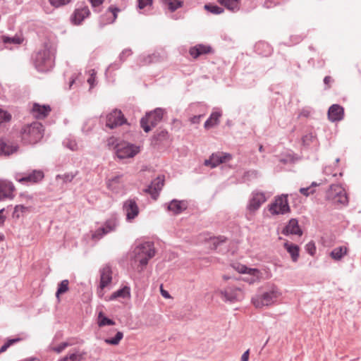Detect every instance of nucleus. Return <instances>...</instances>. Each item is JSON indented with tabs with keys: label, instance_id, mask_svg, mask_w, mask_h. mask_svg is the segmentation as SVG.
<instances>
[{
	"label": "nucleus",
	"instance_id": "nucleus-1",
	"mask_svg": "<svg viewBox=\"0 0 361 361\" xmlns=\"http://www.w3.org/2000/svg\"><path fill=\"white\" fill-rule=\"evenodd\" d=\"M280 295L281 292L279 288L275 286H272L261 293L253 296L252 298V303L256 308L262 309L274 304Z\"/></svg>",
	"mask_w": 361,
	"mask_h": 361
},
{
	"label": "nucleus",
	"instance_id": "nucleus-2",
	"mask_svg": "<svg viewBox=\"0 0 361 361\" xmlns=\"http://www.w3.org/2000/svg\"><path fill=\"white\" fill-rule=\"evenodd\" d=\"M43 126L38 122L25 126L21 130L22 139L30 144H35L43 137Z\"/></svg>",
	"mask_w": 361,
	"mask_h": 361
},
{
	"label": "nucleus",
	"instance_id": "nucleus-3",
	"mask_svg": "<svg viewBox=\"0 0 361 361\" xmlns=\"http://www.w3.org/2000/svg\"><path fill=\"white\" fill-rule=\"evenodd\" d=\"M215 295L219 296L224 302H235L244 298V293L240 288L228 286L224 289H217Z\"/></svg>",
	"mask_w": 361,
	"mask_h": 361
},
{
	"label": "nucleus",
	"instance_id": "nucleus-4",
	"mask_svg": "<svg viewBox=\"0 0 361 361\" xmlns=\"http://www.w3.org/2000/svg\"><path fill=\"white\" fill-rule=\"evenodd\" d=\"M326 198L336 205H345L348 202L346 192L340 185H331L326 192Z\"/></svg>",
	"mask_w": 361,
	"mask_h": 361
},
{
	"label": "nucleus",
	"instance_id": "nucleus-5",
	"mask_svg": "<svg viewBox=\"0 0 361 361\" xmlns=\"http://www.w3.org/2000/svg\"><path fill=\"white\" fill-rule=\"evenodd\" d=\"M163 114V111L160 109H157L154 111L147 114L140 121L141 127L146 133L149 132L152 128L161 121Z\"/></svg>",
	"mask_w": 361,
	"mask_h": 361
},
{
	"label": "nucleus",
	"instance_id": "nucleus-6",
	"mask_svg": "<svg viewBox=\"0 0 361 361\" xmlns=\"http://www.w3.org/2000/svg\"><path fill=\"white\" fill-rule=\"evenodd\" d=\"M116 154L120 159L132 158L140 152V147L135 145L122 142L115 146Z\"/></svg>",
	"mask_w": 361,
	"mask_h": 361
},
{
	"label": "nucleus",
	"instance_id": "nucleus-7",
	"mask_svg": "<svg viewBox=\"0 0 361 361\" xmlns=\"http://www.w3.org/2000/svg\"><path fill=\"white\" fill-rule=\"evenodd\" d=\"M53 54L49 49L38 52L35 56V65L40 71H47L53 66Z\"/></svg>",
	"mask_w": 361,
	"mask_h": 361
},
{
	"label": "nucleus",
	"instance_id": "nucleus-8",
	"mask_svg": "<svg viewBox=\"0 0 361 361\" xmlns=\"http://www.w3.org/2000/svg\"><path fill=\"white\" fill-rule=\"evenodd\" d=\"M232 267L239 273L247 274L248 276L245 277L243 280L249 283H253L259 279V271L257 269L248 268L239 263H233Z\"/></svg>",
	"mask_w": 361,
	"mask_h": 361
},
{
	"label": "nucleus",
	"instance_id": "nucleus-9",
	"mask_svg": "<svg viewBox=\"0 0 361 361\" xmlns=\"http://www.w3.org/2000/svg\"><path fill=\"white\" fill-rule=\"evenodd\" d=\"M232 159L231 154L224 152L212 154L208 159L204 161V165L211 168H215L222 163L229 161Z\"/></svg>",
	"mask_w": 361,
	"mask_h": 361
},
{
	"label": "nucleus",
	"instance_id": "nucleus-10",
	"mask_svg": "<svg viewBox=\"0 0 361 361\" xmlns=\"http://www.w3.org/2000/svg\"><path fill=\"white\" fill-rule=\"evenodd\" d=\"M289 210L290 208L286 196L276 198L274 202L269 206V212L272 214H284L289 212Z\"/></svg>",
	"mask_w": 361,
	"mask_h": 361
},
{
	"label": "nucleus",
	"instance_id": "nucleus-11",
	"mask_svg": "<svg viewBox=\"0 0 361 361\" xmlns=\"http://www.w3.org/2000/svg\"><path fill=\"white\" fill-rule=\"evenodd\" d=\"M126 122L120 110L115 109L106 116V126L110 128H116Z\"/></svg>",
	"mask_w": 361,
	"mask_h": 361
},
{
	"label": "nucleus",
	"instance_id": "nucleus-12",
	"mask_svg": "<svg viewBox=\"0 0 361 361\" xmlns=\"http://www.w3.org/2000/svg\"><path fill=\"white\" fill-rule=\"evenodd\" d=\"M15 178L20 183L29 182L36 183L44 178V173L40 170H34L30 174L24 176L21 173H16Z\"/></svg>",
	"mask_w": 361,
	"mask_h": 361
},
{
	"label": "nucleus",
	"instance_id": "nucleus-13",
	"mask_svg": "<svg viewBox=\"0 0 361 361\" xmlns=\"http://www.w3.org/2000/svg\"><path fill=\"white\" fill-rule=\"evenodd\" d=\"M123 211L128 220L135 219L139 214V208L135 200H128L123 204Z\"/></svg>",
	"mask_w": 361,
	"mask_h": 361
},
{
	"label": "nucleus",
	"instance_id": "nucleus-14",
	"mask_svg": "<svg viewBox=\"0 0 361 361\" xmlns=\"http://www.w3.org/2000/svg\"><path fill=\"white\" fill-rule=\"evenodd\" d=\"M15 191V186L8 180H0V200L6 198H12L13 192Z\"/></svg>",
	"mask_w": 361,
	"mask_h": 361
},
{
	"label": "nucleus",
	"instance_id": "nucleus-15",
	"mask_svg": "<svg viewBox=\"0 0 361 361\" xmlns=\"http://www.w3.org/2000/svg\"><path fill=\"white\" fill-rule=\"evenodd\" d=\"M344 116V109L338 104L331 105L328 111V118L331 122L341 121Z\"/></svg>",
	"mask_w": 361,
	"mask_h": 361
},
{
	"label": "nucleus",
	"instance_id": "nucleus-16",
	"mask_svg": "<svg viewBox=\"0 0 361 361\" xmlns=\"http://www.w3.org/2000/svg\"><path fill=\"white\" fill-rule=\"evenodd\" d=\"M112 270L109 265H105L100 269V283L99 288L102 290L111 283Z\"/></svg>",
	"mask_w": 361,
	"mask_h": 361
},
{
	"label": "nucleus",
	"instance_id": "nucleus-17",
	"mask_svg": "<svg viewBox=\"0 0 361 361\" xmlns=\"http://www.w3.org/2000/svg\"><path fill=\"white\" fill-rule=\"evenodd\" d=\"M86 354L87 353L83 350L74 348L58 361H82L85 360Z\"/></svg>",
	"mask_w": 361,
	"mask_h": 361
},
{
	"label": "nucleus",
	"instance_id": "nucleus-18",
	"mask_svg": "<svg viewBox=\"0 0 361 361\" xmlns=\"http://www.w3.org/2000/svg\"><path fill=\"white\" fill-rule=\"evenodd\" d=\"M155 255V250H137L135 254V262H139L141 265L145 266L148 260Z\"/></svg>",
	"mask_w": 361,
	"mask_h": 361
},
{
	"label": "nucleus",
	"instance_id": "nucleus-19",
	"mask_svg": "<svg viewBox=\"0 0 361 361\" xmlns=\"http://www.w3.org/2000/svg\"><path fill=\"white\" fill-rule=\"evenodd\" d=\"M90 12L87 6H84L75 9L72 16V21L75 25H80L82 20L89 16Z\"/></svg>",
	"mask_w": 361,
	"mask_h": 361
},
{
	"label": "nucleus",
	"instance_id": "nucleus-20",
	"mask_svg": "<svg viewBox=\"0 0 361 361\" xmlns=\"http://www.w3.org/2000/svg\"><path fill=\"white\" fill-rule=\"evenodd\" d=\"M265 202L266 198L263 193H256L250 200V204L248 205V209L252 212H255L260 207V206Z\"/></svg>",
	"mask_w": 361,
	"mask_h": 361
},
{
	"label": "nucleus",
	"instance_id": "nucleus-21",
	"mask_svg": "<svg viewBox=\"0 0 361 361\" xmlns=\"http://www.w3.org/2000/svg\"><path fill=\"white\" fill-rule=\"evenodd\" d=\"M284 234H295L302 235V231L298 225V222L296 219H292L289 221L288 224L283 230Z\"/></svg>",
	"mask_w": 361,
	"mask_h": 361
},
{
	"label": "nucleus",
	"instance_id": "nucleus-22",
	"mask_svg": "<svg viewBox=\"0 0 361 361\" xmlns=\"http://www.w3.org/2000/svg\"><path fill=\"white\" fill-rule=\"evenodd\" d=\"M164 182V178H162L161 177H158L157 178L154 179L152 182L151 185L146 190V191L148 192L149 193H150L155 199L156 195L163 188Z\"/></svg>",
	"mask_w": 361,
	"mask_h": 361
},
{
	"label": "nucleus",
	"instance_id": "nucleus-23",
	"mask_svg": "<svg viewBox=\"0 0 361 361\" xmlns=\"http://www.w3.org/2000/svg\"><path fill=\"white\" fill-rule=\"evenodd\" d=\"M211 50L212 49L210 47L202 44H198L193 47H191L189 50V53L193 59H197V57L202 54L209 53Z\"/></svg>",
	"mask_w": 361,
	"mask_h": 361
},
{
	"label": "nucleus",
	"instance_id": "nucleus-24",
	"mask_svg": "<svg viewBox=\"0 0 361 361\" xmlns=\"http://www.w3.org/2000/svg\"><path fill=\"white\" fill-rule=\"evenodd\" d=\"M32 111L36 118H42L48 115L51 111V109L49 106H41L38 104H34Z\"/></svg>",
	"mask_w": 361,
	"mask_h": 361
},
{
	"label": "nucleus",
	"instance_id": "nucleus-25",
	"mask_svg": "<svg viewBox=\"0 0 361 361\" xmlns=\"http://www.w3.org/2000/svg\"><path fill=\"white\" fill-rule=\"evenodd\" d=\"M123 185L121 176H115L107 182L108 188L115 192H118L123 188Z\"/></svg>",
	"mask_w": 361,
	"mask_h": 361
},
{
	"label": "nucleus",
	"instance_id": "nucleus-26",
	"mask_svg": "<svg viewBox=\"0 0 361 361\" xmlns=\"http://www.w3.org/2000/svg\"><path fill=\"white\" fill-rule=\"evenodd\" d=\"M185 209V203L181 201L172 200L168 205V209L172 212L174 214H180Z\"/></svg>",
	"mask_w": 361,
	"mask_h": 361
},
{
	"label": "nucleus",
	"instance_id": "nucleus-27",
	"mask_svg": "<svg viewBox=\"0 0 361 361\" xmlns=\"http://www.w3.org/2000/svg\"><path fill=\"white\" fill-rule=\"evenodd\" d=\"M161 61V56L158 53H153L147 56H143L140 61L142 66H147L154 63H158Z\"/></svg>",
	"mask_w": 361,
	"mask_h": 361
},
{
	"label": "nucleus",
	"instance_id": "nucleus-28",
	"mask_svg": "<svg viewBox=\"0 0 361 361\" xmlns=\"http://www.w3.org/2000/svg\"><path fill=\"white\" fill-rule=\"evenodd\" d=\"M221 116V114L220 112H218V111L213 112L210 115L209 118L204 123V128L206 129H209V128L218 125V123L219 122V118Z\"/></svg>",
	"mask_w": 361,
	"mask_h": 361
},
{
	"label": "nucleus",
	"instance_id": "nucleus-29",
	"mask_svg": "<svg viewBox=\"0 0 361 361\" xmlns=\"http://www.w3.org/2000/svg\"><path fill=\"white\" fill-rule=\"evenodd\" d=\"M219 3L231 11H237L240 8V0H219Z\"/></svg>",
	"mask_w": 361,
	"mask_h": 361
},
{
	"label": "nucleus",
	"instance_id": "nucleus-30",
	"mask_svg": "<svg viewBox=\"0 0 361 361\" xmlns=\"http://www.w3.org/2000/svg\"><path fill=\"white\" fill-rule=\"evenodd\" d=\"M130 288L128 286H124L123 288L113 293L111 295L109 300H113L118 298H130Z\"/></svg>",
	"mask_w": 361,
	"mask_h": 361
},
{
	"label": "nucleus",
	"instance_id": "nucleus-31",
	"mask_svg": "<svg viewBox=\"0 0 361 361\" xmlns=\"http://www.w3.org/2000/svg\"><path fill=\"white\" fill-rule=\"evenodd\" d=\"M163 243L159 239L147 240L137 245V248H152L154 247H162Z\"/></svg>",
	"mask_w": 361,
	"mask_h": 361
},
{
	"label": "nucleus",
	"instance_id": "nucleus-32",
	"mask_svg": "<svg viewBox=\"0 0 361 361\" xmlns=\"http://www.w3.org/2000/svg\"><path fill=\"white\" fill-rule=\"evenodd\" d=\"M31 208V206H24L23 204L16 205L14 208L13 215L19 218L24 213L29 212Z\"/></svg>",
	"mask_w": 361,
	"mask_h": 361
},
{
	"label": "nucleus",
	"instance_id": "nucleus-33",
	"mask_svg": "<svg viewBox=\"0 0 361 361\" xmlns=\"http://www.w3.org/2000/svg\"><path fill=\"white\" fill-rule=\"evenodd\" d=\"M115 322L112 319L106 317L102 312H100L98 314V325L99 326H104L106 325L112 326L114 325Z\"/></svg>",
	"mask_w": 361,
	"mask_h": 361
},
{
	"label": "nucleus",
	"instance_id": "nucleus-34",
	"mask_svg": "<svg viewBox=\"0 0 361 361\" xmlns=\"http://www.w3.org/2000/svg\"><path fill=\"white\" fill-rule=\"evenodd\" d=\"M163 1L171 11H174L183 4L181 0H163Z\"/></svg>",
	"mask_w": 361,
	"mask_h": 361
},
{
	"label": "nucleus",
	"instance_id": "nucleus-35",
	"mask_svg": "<svg viewBox=\"0 0 361 361\" xmlns=\"http://www.w3.org/2000/svg\"><path fill=\"white\" fill-rule=\"evenodd\" d=\"M117 226V219L116 217H111L109 219H108L103 228H106V233L113 231L116 229V227Z\"/></svg>",
	"mask_w": 361,
	"mask_h": 361
},
{
	"label": "nucleus",
	"instance_id": "nucleus-36",
	"mask_svg": "<svg viewBox=\"0 0 361 361\" xmlns=\"http://www.w3.org/2000/svg\"><path fill=\"white\" fill-rule=\"evenodd\" d=\"M123 337L121 331H118L114 338L105 339V343L110 345H118Z\"/></svg>",
	"mask_w": 361,
	"mask_h": 361
},
{
	"label": "nucleus",
	"instance_id": "nucleus-37",
	"mask_svg": "<svg viewBox=\"0 0 361 361\" xmlns=\"http://www.w3.org/2000/svg\"><path fill=\"white\" fill-rule=\"evenodd\" d=\"M68 290V281L63 280L59 284L58 287V290L56 293V296L59 298V295L65 293Z\"/></svg>",
	"mask_w": 361,
	"mask_h": 361
},
{
	"label": "nucleus",
	"instance_id": "nucleus-38",
	"mask_svg": "<svg viewBox=\"0 0 361 361\" xmlns=\"http://www.w3.org/2000/svg\"><path fill=\"white\" fill-rule=\"evenodd\" d=\"M2 41L4 43H13L15 44H20L23 42V39L19 36H15L13 37H9L6 36L2 37Z\"/></svg>",
	"mask_w": 361,
	"mask_h": 361
},
{
	"label": "nucleus",
	"instance_id": "nucleus-39",
	"mask_svg": "<svg viewBox=\"0 0 361 361\" xmlns=\"http://www.w3.org/2000/svg\"><path fill=\"white\" fill-rule=\"evenodd\" d=\"M348 250H333L330 252V256L335 260H340L343 256L347 255Z\"/></svg>",
	"mask_w": 361,
	"mask_h": 361
},
{
	"label": "nucleus",
	"instance_id": "nucleus-40",
	"mask_svg": "<svg viewBox=\"0 0 361 361\" xmlns=\"http://www.w3.org/2000/svg\"><path fill=\"white\" fill-rule=\"evenodd\" d=\"M204 8L214 14H220L224 12V9L222 8L211 4H206L204 6Z\"/></svg>",
	"mask_w": 361,
	"mask_h": 361
},
{
	"label": "nucleus",
	"instance_id": "nucleus-41",
	"mask_svg": "<svg viewBox=\"0 0 361 361\" xmlns=\"http://www.w3.org/2000/svg\"><path fill=\"white\" fill-rule=\"evenodd\" d=\"M226 241V238L223 236L220 237H214L209 239V244L214 245V247L220 246L223 243Z\"/></svg>",
	"mask_w": 361,
	"mask_h": 361
},
{
	"label": "nucleus",
	"instance_id": "nucleus-42",
	"mask_svg": "<svg viewBox=\"0 0 361 361\" xmlns=\"http://www.w3.org/2000/svg\"><path fill=\"white\" fill-rule=\"evenodd\" d=\"M106 234V228H99L92 234L93 240H97Z\"/></svg>",
	"mask_w": 361,
	"mask_h": 361
},
{
	"label": "nucleus",
	"instance_id": "nucleus-43",
	"mask_svg": "<svg viewBox=\"0 0 361 361\" xmlns=\"http://www.w3.org/2000/svg\"><path fill=\"white\" fill-rule=\"evenodd\" d=\"M11 119V115L1 109H0V124L4 122H8Z\"/></svg>",
	"mask_w": 361,
	"mask_h": 361
},
{
	"label": "nucleus",
	"instance_id": "nucleus-44",
	"mask_svg": "<svg viewBox=\"0 0 361 361\" xmlns=\"http://www.w3.org/2000/svg\"><path fill=\"white\" fill-rule=\"evenodd\" d=\"M51 6L57 8L68 4L71 0H49Z\"/></svg>",
	"mask_w": 361,
	"mask_h": 361
},
{
	"label": "nucleus",
	"instance_id": "nucleus-45",
	"mask_svg": "<svg viewBox=\"0 0 361 361\" xmlns=\"http://www.w3.org/2000/svg\"><path fill=\"white\" fill-rule=\"evenodd\" d=\"M314 139H315V137L313 136V135L310 133V134H307L305 136H303L302 140V143L305 145H309L310 143H312L314 141Z\"/></svg>",
	"mask_w": 361,
	"mask_h": 361
},
{
	"label": "nucleus",
	"instance_id": "nucleus-46",
	"mask_svg": "<svg viewBox=\"0 0 361 361\" xmlns=\"http://www.w3.org/2000/svg\"><path fill=\"white\" fill-rule=\"evenodd\" d=\"M153 0H138V8L142 9L147 6L152 4Z\"/></svg>",
	"mask_w": 361,
	"mask_h": 361
},
{
	"label": "nucleus",
	"instance_id": "nucleus-47",
	"mask_svg": "<svg viewBox=\"0 0 361 361\" xmlns=\"http://www.w3.org/2000/svg\"><path fill=\"white\" fill-rule=\"evenodd\" d=\"M299 250H287L293 262H296L298 260L299 257Z\"/></svg>",
	"mask_w": 361,
	"mask_h": 361
},
{
	"label": "nucleus",
	"instance_id": "nucleus-48",
	"mask_svg": "<svg viewBox=\"0 0 361 361\" xmlns=\"http://www.w3.org/2000/svg\"><path fill=\"white\" fill-rule=\"evenodd\" d=\"M96 78V72L94 70L90 71V78L87 79V82L90 85L91 87L93 86Z\"/></svg>",
	"mask_w": 361,
	"mask_h": 361
},
{
	"label": "nucleus",
	"instance_id": "nucleus-49",
	"mask_svg": "<svg viewBox=\"0 0 361 361\" xmlns=\"http://www.w3.org/2000/svg\"><path fill=\"white\" fill-rule=\"evenodd\" d=\"M132 54V51L130 49H125L122 51L120 55V59L121 61H125L127 57Z\"/></svg>",
	"mask_w": 361,
	"mask_h": 361
},
{
	"label": "nucleus",
	"instance_id": "nucleus-50",
	"mask_svg": "<svg viewBox=\"0 0 361 361\" xmlns=\"http://www.w3.org/2000/svg\"><path fill=\"white\" fill-rule=\"evenodd\" d=\"M311 190V187H307V188H302L300 189V192L301 194H302L303 195L305 196H308L310 193H313L314 192V190H311L310 192H309V190Z\"/></svg>",
	"mask_w": 361,
	"mask_h": 361
},
{
	"label": "nucleus",
	"instance_id": "nucleus-51",
	"mask_svg": "<svg viewBox=\"0 0 361 361\" xmlns=\"http://www.w3.org/2000/svg\"><path fill=\"white\" fill-rule=\"evenodd\" d=\"M65 349H64L63 346L61 345V343H60L57 346L52 348V350L58 354L61 353Z\"/></svg>",
	"mask_w": 361,
	"mask_h": 361
},
{
	"label": "nucleus",
	"instance_id": "nucleus-52",
	"mask_svg": "<svg viewBox=\"0 0 361 361\" xmlns=\"http://www.w3.org/2000/svg\"><path fill=\"white\" fill-rule=\"evenodd\" d=\"M21 340H22V338H12V339L8 340L6 343V345H8V346L9 348L11 345L16 343Z\"/></svg>",
	"mask_w": 361,
	"mask_h": 361
},
{
	"label": "nucleus",
	"instance_id": "nucleus-53",
	"mask_svg": "<svg viewBox=\"0 0 361 361\" xmlns=\"http://www.w3.org/2000/svg\"><path fill=\"white\" fill-rule=\"evenodd\" d=\"M20 197L22 198L23 200H25L26 202H32V197L27 194H22L20 195Z\"/></svg>",
	"mask_w": 361,
	"mask_h": 361
},
{
	"label": "nucleus",
	"instance_id": "nucleus-54",
	"mask_svg": "<svg viewBox=\"0 0 361 361\" xmlns=\"http://www.w3.org/2000/svg\"><path fill=\"white\" fill-rule=\"evenodd\" d=\"M202 116L201 115H199V116H194L193 117H192L190 118V122L192 123H199L200 122V118H201Z\"/></svg>",
	"mask_w": 361,
	"mask_h": 361
},
{
	"label": "nucleus",
	"instance_id": "nucleus-55",
	"mask_svg": "<svg viewBox=\"0 0 361 361\" xmlns=\"http://www.w3.org/2000/svg\"><path fill=\"white\" fill-rule=\"evenodd\" d=\"M67 147L73 151L78 149L77 144L75 142H69L68 144H67Z\"/></svg>",
	"mask_w": 361,
	"mask_h": 361
},
{
	"label": "nucleus",
	"instance_id": "nucleus-56",
	"mask_svg": "<svg viewBox=\"0 0 361 361\" xmlns=\"http://www.w3.org/2000/svg\"><path fill=\"white\" fill-rule=\"evenodd\" d=\"M249 350H246L241 356L240 361H248L249 360Z\"/></svg>",
	"mask_w": 361,
	"mask_h": 361
},
{
	"label": "nucleus",
	"instance_id": "nucleus-57",
	"mask_svg": "<svg viewBox=\"0 0 361 361\" xmlns=\"http://www.w3.org/2000/svg\"><path fill=\"white\" fill-rule=\"evenodd\" d=\"M117 142V140L116 138H115L114 137H111L110 138L108 139L107 140V145L109 146H113L115 145V143Z\"/></svg>",
	"mask_w": 361,
	"mask_h": 361
},
{
	"label": "nucleus",
	"instance_id": "nucleus-58",
	"mask_svg": "<svg viewBox=\"0 0 361 361\" xmlns=\"http://www.w3.org/2000/svg\"><path fill=\"white\" fill-rule=\"evenodd\" d=\"M104 0H90L92 6H98L103 3Z\"/></svg>",
	"mask_w": 361,
	"mask_h": 361
},
{
	"label": "nucleus",
	"instance_id": "nucleus-59",
	"mask_svg": "<svg viewBox=\"0 0 361 361\" xmlns=\"http://www.w3.org/2000/svg\"><path fill=\"white\" fill-rule=\"evenodd\" d=\"M161 294L165 298H171V295L169 293V292L165 290H164V289H162L161 287Z\"/></svg>",
	"mask_w": 361,
	"mask_h": 361
},
{
	"label": "nucleus",
	"instance_id": "nucleus-60",
	"mask_svg": "<svg viewBox=\"0 0 361 361\" xmlns=\"http://www.w3.org/2000/svg\"><path fill=\"white\" fill-rule=\"evenodd\" d=\"M1 148L2 152H3L4 154H10V152L7 149V145H6V144L3 143V144L1 145Z\"/></svg>",
	"mask_w": 361,
	"mask_h": 361
},
{
	"label": "nucleus",
	"instance_id": "nucleus-61",
	"mask_svg": "<svg viewBox=\"0 0 361 361\" xmlns=\"http://www.w3.org/2000/svg\"><path fill=\"white\" fill-rule=\"evenodd\" d=\"M109 11H110L112 13V14L114 15V18H116V13H117V12H118V11H119V10H118V8H111V7H110V8H109Z\"/></svg>",
	"mask_w": 361,
	"mask_h": 361
},
{
	"label": "nucleus",
	"instance_id": "nucleus-62",
	"mask_svg": "<svg viewBox=\"0 0 361 361\" xmlns=\"http://www.w3.org/2000/svg\"><path fill=\"white\" fill-rule=\"evenodd\" d=\"M332 81V79L330 76H326L324 79V82L326 85H329V83Z\"/></svg>",
	"mask_w": 361,
	"mask_h": 361
},
{
	"label": "nucleus",
	"instance_id": "nucleus-63",
	"mask_svg": "<svg viewBox=\"0 0 361 361\" xmlns=\"http://www.w3.org/2000/svg\"><path fill=\"white\" fill-rule=\"evenodd\" d=\"M8 348V345H6V343H4L0 348V353L5 352Z\"/></svg>",
	"mask_w": 361,
	"mask_h": 361
},
{
	"label": "nucleus",
	"instance_id": "nucleus-64",
	"mask_svg": "<svg viewBox=\"0 0 361 361\" xmlns=\"http://www.w3.org/2000/svg\"><path fill=\"white\" fill-rule=\"evenodd\" d=\"M61 345L63 346L64 349H66L67 347L72 345V344L69 342H63L61 343Z\"/></svg>",
	"mask_w": 361,
	"mask_h": 361
}]
</instances>
